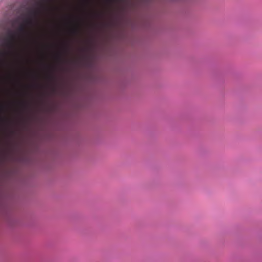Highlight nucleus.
<instances>
[{
    "mask_svg": "<svg viewBox=\"0 0 262 262\" xmlns=\"http://www.w3.org/2000/svg\"><path fill=\"white\" fill-rule=\"evenodd\" d=\"M57 0H45L35 7L16 18L12 23V39L27 33L31 27L37 24L40 17L47 12L51 5Z\"/></svg>",
    "mask_w": 262,
    "mask_h": 262,
    "instance_id": "1",
    "label": "nucleus"
}]
</instances>
